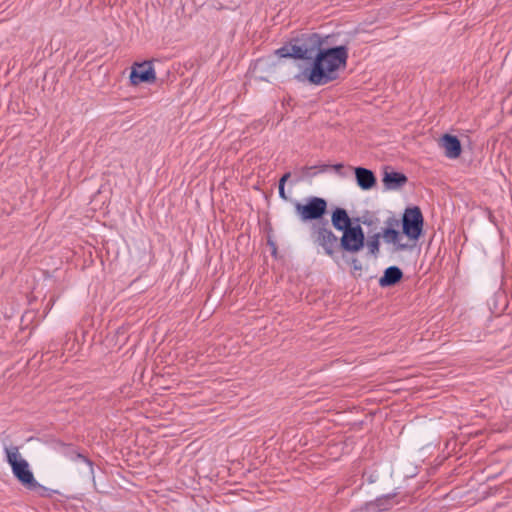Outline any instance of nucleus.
<instances>
[{"label":"nucleus","mask_w":512,"mask_h":512,"mask_svg":"<svg viewBox=\"0 0 512 512\" xmlns=\"http://www.w3.org/2000/svg\"><path fill=\"white\" fill-rule=\"evenodd\" d=\"M312 59L311 66L301 70L294 78L298 82L323 86L339 78V72L344 70L347 64L348 50L345 46L334 48L319 46Z\"/></svg>","instance_id":"obj_1"},{"label":"nucleus","mask_w":512,"mask_h":512,"mask_svg":"<svg viewBox=\"0 0 512 512\" xmlns=\"http://www.w3.org/2000/svg\"><path fill=\"white\" fill-rule=\"evenodd\" d=\"M6 454V461L12 469L15 478L28 490L34 491L41 496H44L47 489L38 483L30 470L27 460L22 458L19 448L17 446H6L4 448Z\"/></svg>","instance_id":"obj_2"},{"label":"nucleus","mask_w":512,"mask_h":512,"mask_svg":"<svg viewBox=\"0 0 512 512\" xmlns=\"http://www.w3.org/2000/svg\"><path fill=\"white\" fill-rule=\"evenodd\" d=\"M423 215L419 207L407 208L402 218L403 233L412 241H417L423 230Z\"/></svg>","instance_id":"obj_3"},{"label":"nucleus","mask_w":512,"mask_h":512,"mask_svg":"<svg viewBox=\"0 0 512 512\" xmlns=\"http://www.w3.org/2000/svg\"><path fill=\"white\" fill-rule=\"evenodd\" d=\"M327 210V202L320 197H310L306 204L296 203L295 211L302 221L320 219Z\"/></svg>","instance_id":"obj_4"},{"label":"nucleus","mask_w":512,"mask_h":512,"mask_svg":"<svg viewBox=\"0 0 512 512\" xmlns=\"http://www.w3.org/2000/svg\"><path fill=\"white\" fill-rule=\"evenodd\" d=\"M312 238L315 244L321 246L325 253L332 256L339 246L337 236L328 228L327 222L312 227Z\"/></svg>","instance_id":"obj_5"},{"label":"nucleus","mask_w":512,"mask_h":512,"mask_svg":"<svg viewBox=\"0 0 512 512\" xmlns=\"http://www.w3.org/2000/svg\"><path fill=\"white\" fill-rule=\"evenodd\" d=\"M364 233L360 225L352 226L343 231L339 245L347 252L355 253L364 246Z\"/></svg>","instance_id":"obj_6"},{"label":"nucleus","mask_w":512,"mask_h":512,"mask_svg":"<svg viewBox=\"0 0 512 512\" xmlns=\"http://www.w3.org/2000/svg\"><path fill=\"white\" fill-rule=\"evenodd\" d=\"M322 45L320 37L312 34L302 44L290 45V57L295 59L309 60L313 58L315 51Z\"/></svg>","instance_id":"obj_7"},{"label":"nucleus","mask_w":512,"mask_h":512,"mask_svg":"<svg viewBox=\"0 0 512 512\" xmlns=\"http://www.w3.org/2000/svg\"><path fill=\"white\" fill-rule=\"evenodd\" d=\"M130 81L133 85L154 83L156 81V74L152 62L135 63L130 73Z\"/></svg>","instance_id":"obj_8"},{"label":"nucleus","mask_w":512,"mask_h":512,"mask_svg":"<svg viewBox=\"0 0 512 512\" xmlns=\"http://www.w3.org/2000/svg\"><path fill=\"white\" fill-rule=\"evenodd\" d=\"M440 145L444 149L445 156L449 159H456L461 154V143L456 136L445 134L440 139Z\"/></svg>","instance_id":"obj_9"},{"label":"nucleus","mask_w":512,"mask_h":512,"mask_svg":"<svg viewBox=\"0 0 512 512\" xmlns=\"http://www.w3.org/2000/svg\"><path fill=\"white\" fill-rule=\"evenodd\" d=\"M397 493H389L386 495H382L375 499V501L367 504V510L369 512H377V511H387L391 509L397 501H394Z\"/></svg>","instance_id":"obj_10"},{"label":"nucleus","mask_w":512,"mask_h":512,"mask_svg":"<svg viewBox=\"0 0 512 512\" xmlns=\"http://www.w3.org/2000/svg\"><path fill=\"white\" fill-rule=\"evenodd\" d=\"M355 176L357 184L362 190H370L376 184V177L374 173L367 168H355Z\"/></svg>","instance_id":"obj_11"},{"label":"nucleus","mask_w":512,"mask_h":512,"mask_svg":"<svg viewBox=\"0 0 512 512\" xmlns=\"http://www.w3.org/2000/svg\"><path fill=\"white\" fill-rule=\"evenodd\" d=\"M407 177L399 172H385L383 176V184L386 190H397L407 183Z\"/></svg>","instance_id":"obj_12"},{"label":"nucleus","mask_w":512,"mask_h":512,"mask_svg":"<svg viewBox=\"0 0 512 512\" xmlns=\"http://www.w3.org/2000/svg\"><path fill=\"white\" fill-rule=\"evenodd\" d=\"M332 225L335 229L339 231H345L348 228H351V219L343 208H336L332 213Z\"/></svg>","instance_id":"obj_13"},{"label":"nucleus","mask_w":512,"mask_h":512,"mask_svg":"<svg viewBox=\"0 0 512 512\" xmlns=\"http://www.w3.org/2000/svg\"><path fill=\"white\" fill-rule=\"evenodd\" d=\"M403 273L397 266H390L385 271L383 276L379 279V285L381 287H388L395 285L401 280Z\"/></svg>","instance_id":"obj_14"},{"label":"nucleus","mask_w":512,"mask_h":512,"mask_svg":"<svg viewBox=\"0 0 512 512\" xmlns=\"http://www.w3.org/2000/svg\"><path fill=\"white\" fill-rule=\"evenodd\" d=\"M382 237L386 243H392L396 245V250L402 251L409 248V245L400 242V232L394 228L387 227L383 229Z\"/></svg>","instance_id":"obj_15"},{"label":"nucleus","mask_w":512,"mask_h":512,"mask_svg":"<svg viewBox=\"0 0 512 512\" xmlns=\"http://www.w3.org/2000/svg\"><path fill=\"white\" fill-rule=\"evenodd\" d=\"M67 456L71 461L85 465L87 468V474L94 477L93 463L87 457L76 451H71L70 453L67 454Z\"/></svg>","instance_id":"obj_16"},{"label":"nucleus","mask_w":512,"mask_h":512,"mask_svg":"<svg viewBox=\"0 0 512 512\" xmlns=\"http://www.w3.org/2000/svg\"><path fill=\"white\" fill-rule=\"evenodd\" d=\"M380 234H374L368 238L366 246L370 254L376 256L379 253L380 247Z\"/></svg>","instance_id":"obj_17"},{"label":"nucleus","mask_w":512,"mask_h":512,"mask_svg":"<svg viewBox=\"0 0 512 512\" xmlns=\"http://www.w3.org/2000/svg\"><path fill=\"white\" fill-rule=\"evenodd\" d=\"M290 176H291V173H290V172H287V173H285V174L280 178V180H279V185H278V188H279V196H280L283 200H285V201H287V200H288V197H287V195H286V193H285V183H286V181L290 178Z\"/></svg>","instance_id":"obj_18"},{"label":"nucleus","mask_w":512,"mask_h":512,"mask_svg":"<svg viewBox=\"0 0 512 512\" xmlns=\"http://www.w3.org/2000/svg\"><path fill=\"white\" fill-rule=\"evenodd\" d=\"M275 54L280 58L290 57V48L289 46H283L275 51Z\"/></svg>","instance_id":"obj_19"},{"label":"nucleus","mask_w":512,"mask_h":512,"mask_svg":"<svg viewBox=\"0 0 512 512\" xmlns=\"http://www.w3.org/2000/svg\"><path fill=\"white\" fill-rule=\"evenodd\" d=\"M342 167H343V165H342V164H337V165H335V166H334V168H335L336 170H339V169H341Z\"/></svg>","instance_id":"obj_20"},{"label":"nucleus","mask_w":512,"mask_h":512,"mask_svg":"<svg viewBox=\"0 0 512 512\" xmlns=\"http://www.w3.org/2000/svg\"><path fill=\"white\" fill-rule=\"evenodd\" d=\"M393 223L397 225V224H398V221H397V220H392L391 222L389 221V224H391V225H392Z\"/></svg>","instance_id":"obj_21"}]
</instances>
